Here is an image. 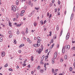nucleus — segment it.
I'll return each instance as SVG.
<instances>
[{
	"instance_id": "1",
	"label": "nucleus",
	"mask_w": 75,
	"mask_h": 75,
	"mask_svg": "<svg viewBox=\"0 0 75 75\" xmlns=\"http://www.w3.org/2000/svg\"><path fill=\"white\" fill-rule=\"evenodd\" d=\"M40 41L39 40H38L37 41V44H34L33 45V46L34 47H39V46H40Z\"/></svg>"
},
{
	"instance_id": "2",
	"label": "nucleus",
	"mask_w": 75,
	"mask_h": 75,
	"mask_svg": "<svg viewBox=\"0 0 75 75\" xmlns=\"http://www.w3.org/2000/svg\"><path fill=\"white\" fill-rule=\"evenodd\" d=\"M69 33H68V32L67 33L66 38V40H68V39L69 38Z\"/></svg>"
},
{
	"instance_id": "3",
	"label": "nucleus",
	"mask_w": 75,
	"mask_h": 75,
	"mask_svg": "<svg viewBox=\"0 0 75 75\" xmlns=\"http://www.w3.org/2000/svg\"><path fill=\"white\" fill-rule=\"evenodd\" d=\"M36 52L38 53L39 54H41V49H38L36 50Z\"/></svg>"
},
{
	"instance_id": "4",
	"label": "nucleus",
	"mask_w": 75,
	"mask_h": 75,
	"mask_svg": "<svg viewBox=\"0 0 75 75\" xmlns=\"http://www.w3.org/2000/svg\"><path fill=\"white\" fill-rule=\"evenodd\" d=\"M65 48L66 49L67 48L68 50H69L70 49V46L69 45H66Z\"/></svg>"
},
{
	"instance_id": "5",
	"label": "nucleus",
	"mask_w": 75,
	"mask_h": 75,
	"mask_svg": "<svg viewBox=\"0 0 75 75\" xmlns=\"http://www.w3.org/2000/svg\"><path fill=\"white\" fill-rule=\"evenodd\" d=\"M57 52H55L54 54V58L55 59L57 58Z\"/></svg>"
},
{
	"instance_id": "6",
	"label": "nucleus",
	"mask_w": 75,
	"mask_h": 75,
	"mask_svg": "<svg viewBox=\"0 0 75 75\" xmlns=\"http://www.w3.org/2000/svg\"><path fill=\"white\" fill-rule=\"evenodd\" d=\"M1 56L2 57L4 56V55H5V52H1Z\"/></svg>"
},
{
	"instance_id": "7",
	"label": "nucleus",
	"mask_w": 75,
	"mask_h": 75,
	"mask_svg": "<svg viewBox=\"0 0 75 75\" xmlns=\"http://www.w3.org/2000/svg\"><path fill=\"white\" fill-rule=\"evenodd\" d=\"M62 52L63 54L65 53V47H63L62 48Z\"/></svg>"
},
{
	"instance_id": "8",
	"label": "nucleus",
	"mask_w": 75,
	"mask_h": 75,
	"mask_svg": "<svg viewBox=\"0 0 75 75\" xmlns=\"http://www.w3.org/2000/svg\"><path fill=\"white\" fill-rule=\"evenodd\" d=\"M25 45L24 44H21L20 45H19V48H20L21 47H24Z\"/></svg>"
},
{
	"instance_id": "9",
	"label": "nucleus",
	"mask_w": 75,
	"mask_h": 75,
	"mask_svg": "<svg viewBox=\"0 0 75 75\" xmlns=\"http://www.w3.org/2000/svg\"><path fill=\"white\" fill-rule=\"evenodd\" d=\"M12 10H13L14 12H16V8L15 7L14 8H13L12 9Z\"/></svg>"
},
{
	"instance_id": "10",
	"label": "nucleus",
	"mask_w": 75,
	"mask_h": 75,
	"mask_svg": "<svg viewBox=\"0 0 75 75\" xmlns=\"http://www.w3.org/2000/svg\"><path fill=\"white\" fill-rule=\"evenodd\" d=\"M34 14V12H32L30 14V15H29V17H31V16H32L33 14Z\"/></svg>"
},
{
	"instance_id": "11",
	"label": "nucleus",
	"mask_w": 75,
	"mask_h": 75,
	"mask_svg": "<svg viewBox=\"0 0 75 75\" xmlns=\"http://www.w3.org/2000/svg\"><path fill=\"white\" fill-rule=\"evenodd\" d=\"M16 18H18V16H19V14H18V13H17L16 14Z\"/></svg>"
},
{
	"instance_id": "12",
	"label": "nucleus",
	"mask_w": 75,
	"mask_h": 75,
	"mask_svg": "<svg viewBox=\"0 0 75 75\" xmlns=\"http://www.w3.org/2000/svg\"><path fill=\"white\" fill-rule=\"evenodd\" d=\"M34 57H33V56H32L31 57V60L32 61H34Z\"/></svg>"
},
{
	"instance_id": "13",
	"label": "nucleus",
	"mask_w": 75,
	"mask_h": 75,
	"mask_svg": "<svg viewBox=\"0 0 75 75\" xmlns=\"http://www.w3.org/2000/svg\"><path fill=\"white\" fill-rule=\"evenodd\" d=\"M63 32V30H62L60 33V36H61V35H62V32Z\"/></svg>"
},
{
	"instance_id": "14",
	"label": "nucleus",
	"mask_w": 75,
	"mask_h": 75,
	"mask_svg": "<svg viewBox=\"0 0 75 75\" xmlns=\"http://www.w3.org/2000/svg\"><path fill=\"white\" fill-rule=\"evenodd\" d=\"M45 57L43 55V56L41 58V60H42V61H43V60H44Z\"/></svg>"
},
{
	"instance_id": "15",
	"label": "nucleus",
	"mask_w": 75,
	"mask_h": 75,
	"mask_svg": "<svg viewBox=\"0 0 75 75\" xmlns=\"http://www.w3.org/2000/svg\"><path fill=\"white\" fill-rule=\"evenodd\" d=\"M53 38H54V39H55H55L57 38V35H55L53 37Z\"/></svg>"
},
{
	"instance_id": "16",
	"label": "nucleus",
	"mask_w": 75,
	"mask_h": 75,
	"mask_svg": "<svg viewBox=\"0 0 75 75\" xmlns=\"http://www.w3.org/2000/svg\"><path fill=\"white\" fill-rule=\"evenodd\" d=\"M19 1H18V0H17L16 1V5H18V3Z\"/></svg>"
},
{
	"instance_id": "17",
	"label": "nucleus",
	"mask_w": 75,
	"mask_h": 75,
	"mask_svg": "<svg viewBox=\"0 0 75 75\" xmlns=\"http://www.w3.org/2000/svg\"><path fill=\"white\" fill-rule=\"evenodd\" d=\"M8 24H9V26H10V27H11L12 25H11V23L10 22H9L8 23Z\"/></svg>"
},
{
	"instance_id": "18",
	"label": "nucleus",
	"mask_w": 75,
	"mask_h": 75,
	"mask_svg": "<svg viewBox=\"0 0 75 75\" xmlns=\"http://www.w3.org/2000/svg\"><path fill=\"white\" fill-rule=\"evenodd\" d=\"M74 16V14L72 13L71 14V18H72H72H73V17Z\"/></svg>"
},
{
	"instance_id": "19",
	"label": "nucleus",
	"mask_w": 75,
	"mask_h": 75,
	"mask_svg": "<svg viewBox=\"0 0 75 75\" xmlns=\"http://www.w3.org/2000/svg\"><path fill=\"white\" fill-rule=\"evenodd\" d=\"M56 30H59V26L58 25H57Z\"/></svg>"
},
{
	"instance_id": "20",
	"label": "nucleus",
	"mask_w": 75,
	"mask_h": 75,
	"mask_svg": "<svg viewBox=\"0 0 75 75\" xmlns=\"http://www.w3.org/2000/svg\"><path fill=\"white\" fill-rule=\"evenodd\" d=\"M69 70L70 72H72V67H70Z\"/></svg>"
},
{
	"instance_id": "21",
	"label": "nucleus",
	"mask_w": 75,
	"mask_h": 75,
	"mask_svg": "<svg viewBox=\"0 0 75 75\" xmlns=\"http://www.w3.org/2000/svg\"><path fill=\"white\" fill-rule=\"evenodd\" d=\"M40 72L41 73H42V74L44 72L43 69H40Z\"/></svg>"
},
{
	"instance_id": "22",
	"label": "nucleus",
	"mask_w": 75,
	"mask_h": 75,
	"mask_svg": "<svg viewBox=\"0 0 75 75\" xmlns=\"http://www.w3.org/2000/svg\"><path fill=\"white\" fill-rule=\"evenodd\" d=\"M64 58L65 59H67V55H65L64 56Z\"/></svg>"
},
{
	"instance_id": "23",
	"label": "nucleus",
	"mask_w": 75,
	"mask_h": 75,
	"mask_svg": "<svg viewBox=\"0 0 75 75\" xmlns=\"http://www.w3.org/2000/svg\"><path fill=\"white\" fill-rule=\"evenodd\" d=\"M33 25L34 26H36L37 25V23L36 22H34L33 23Z\"/></svg>"
},
{
	"instance_id": "24",
	"label": "nucleus",
	"mask_w": 75,
	"mask_h": 75,
	"mask_svg": "<svg viewBox=\"0 0 75 75\" xmlns=\"http://www.w3.org/2000/svg\"><path fill=\"white\" fill-rule=\"evenodd\" d=\"M14 44H17V42H16V39H14Z\"/></svg>"
},
{
	"instance_id": "25",
	"label": "nucleus",
	"mask_w": 75,
	"mask_h": 75,
	"mask_svg": "<svg viewBox=\"0 0 75 75\" xmlns=\"http://www.w3.org/2000/svg\"><path fill=\"white\" fill-rule=\"evenodd\" d=\"M24 16V14H23V13H21L20 14V16Z\"/></svg>"
},
{
	"instance_id": "26",
	"label": "nucleus",
	"mask_w": 75,
	"mask_h": 75,
	"mask_svg": "<svg viewBox=\"0 0 75 75\" xmlns=\"http://www.w3.org/2000/svg\"><path fill=\"white\" fill-rule=\"evenodd\" d=\"M3 38H0V42H2L3 41Z\"/></svg>"
},
{
	"instance_id": "27",
	"label": "nucleus",
	"mask_w": 75,
	"mask_h": 75,
	"mask_svg": "<svg viewBox=\"0 0 75 75\" xmlns=\"http://www.w3.org/2000/svg\"><path fill=\"white\" fill-rule=\"evenodd\" d=\"M28 28H26V31L25 32V33L26 34H27L28 33Z\"/></svg>"
},
{
	"instance_id": "28",
	"label": "nucleus",
	"mask_w": 75,
	"mask_h": 75,
	"mask_svg": "<svg viewBox=\"0 0 75 75\" xmlns=\"http://www.w3.org/2000/svg\"><path fill=\"white\" fill-rule=\"evenodd\" d=\"M8 64H7V63L4 66V67H8Z\"/></svg>"
},
{
	"instance_id": "29",
	"label": "nucleus",
	"mask_w": 75,
	"mask_h": 75,
	"mask_svg": "<svg viewBox=\"0 0 75 75\" xmlns=\"http://www.w3.org/2000/svg\"><path fill=\"white\" fill-rule=\"evenodd\" d=\"M37 39L39 41L40 40V38L39 37H38L37 38Z\"/></svg>"
},
{
	"instance_id": "30",
	"label": "nucleus",
	"mask_w": 75,
	"mask_h": 75,
	"mask_svg": "<svg viewBox=\"0 0 75 75\" xmlns=\"http://www.w3.org/2000/svg\"><path fill=\"white\" fill-rule=\"evenodd\" d=\"M73 11L74 12H75V6H74L73 8Z\"/></svg>"
},
{
	"instance_id": "31",
	"label": "nucleus",
	"mask_w": 75,
	"mask_h": 75,
	"mask_svg": "<svg viewBox=\"0 0 75 75\" xmlns=\"http://www.w3.org/2000/svg\"><path fill=\"white\" fill-rule=\"evenodd\" d=\"M40 23H42V25L43 24V21H41L40 22Z\"/></svg>"
},
{
	"instance_id": "32",
	"label": "nucleus",
	"mask_w": 75,
	"mask_h": 75,
	"mask_svg": "<svg viewBox=\"0 0 75 75\" xmlns=\"http://www.w3.org/2000/svg\"><path fill=\"white\" fill-rule=\"evenodd\" d=\"M25 12V11H24V10H23L21 11V13H23H23H24Z\"/></svg>"
},
{
	"instance_id": "33",
	"label": "nucleus",
	"mask_w": 75,
	"mask_h": 75,
	"mask_svg": "<svg viewBox=\"0 0 75 75\" xmlns=\"http://www.w3.org/2000/svg\"><path fill=\"white\" fill-rule=\"evenodd\" d=\"M21 25V24H17L16 25L17 27H20Z\"/></svg>"
},
{
	"instance_id": "34",
	"label": "nucleus",
	"mask_w": 75,
	"mask_h": 75,
	"mask_svg": "<svg viewBox=\"0 0 75 75\" xmlns=\"http://www.w3.org/2000/svg\"><path fill=\"white\" fill-rule=\"evenodd\" d=\"M35 9L36 10H39V8H37L36 7H35Z\"/></svg>"
},
{
	"instance_id": "35",
	"label": "nucleus",
	"mask_w": 75,
	"mask_h": 75,
	"mask_svg": "<svg viewBox=\"0 0 75 75\" xmlns=\"http://www.w3.org/2000/svg\"><path fill=\"white\" fill-rule=\"evenodd\" d=\"M1 25H2L3 27H5V25H4V24H3L2 23H1Z\"/></svg>"
},
{
	"instance_id": "36",
	"label": "nucleus",
	"mask_w": 75,
	"mask_h": 75,
	"mask_svg": "<svg viewBox=\"0 0 75 75\" xmlns=\"http://www.w3.org/2000/svg\"><path fill=\"white\" fill-rule=\"evenodd\" d=\"M42 61L43 60H41V61H40V64H43V62H42Z\"/></svg>"
},
{
	"instance_id": "37",
	"label": "nucleus",
	"mask_w": 75,
	"mask_h": 75,
	"mask_svg": "<svg viewBox=\"0 0 75 75\" xmlns=\"http://www.w3.org/2000/svg\"><path fill=\"white\" fill-rule=\"evenodd\" d=\"M9 71H13V69L11 68H9L8 69Z\"/></svg>"
},
{
	"instance_id": "38",
	"label": "nucleus",
	"mask_w": 75,
	"mask_h": 75,
	"mask_svg": "<svg viewBox=\"0 0 75 75\" xmlns=\"http://www.w3.org/2000/svg\"><path fill=\"white\" fill-rule=\"evenodd\" d=\"M48 56L47 55V56H45V59H48Z\"/></svg>"
},
{
	"instance_id": "39",
	"label": "nucleus",
	"mask_w": 75,
	"mask_h": 75,
	"mask_svg": "<svg viewBox=\"0 0 75 75\" xmlns=\"http://www.w3.org/2000/svg\"><path fill=\"white\" fill-rule=\"evenodd\" d=\"M15 7H16V6H14L12 5L11 6V8H12V9H13V8H14Z\"/></svg>"
},
{
	"instance_id": "40",
	"label": "nucleus",
	"mask_w": 75,
	"mask_h": 75,
	"mask_svg": "<svg viewBox=\"0 0 75 75\" xmlns=\"http://www.w3.org/2000/svg\"><path fill=\"white\" fill-rule=\"evenodd\" d=\"M31 3V1H29V5H30Z\"/></svg>"
},
{
	"instance_id": "41",
	"label": "nucleus",
	"mask_w": 75,
	"mask_h": 75,
	"mask_svg": "<svg viewBox=\"0 0 75 75\" xmlns=\"http://www.w3.org/2000/svg\"><path fill=\"white\" fill-rule=\"evenodd\" d=\"M60 4V1H59V0H58V4L59 5V4Z\"/></svg>"
},
{
	"instance_id": "42",
	"label": "nucleus",
	"mask_w": 75,
	"mask_h": 75,
	"mask_svg": "<svg viewBox=\"0 0 75 75\" xmlns=\"http://www.w3.org/2000/svg\"><path fill=\"white\" fill-rule=\"evenodd\" d=\"M52 15H51V14H50V16L49 17V18H51V17H52Z\"/></svg>"
},
{
	"instance_id": "43",
	"label": "nucleus",
	"mask_w": 75,
	"mask_h": 75,
	"mask_svg": "<svg viewBox=\"0 0 75 75\" xmlns=\"http://www.w3.org/2000/svg\"><path fill=\"white\" fill-rule=\"evenodd\" d=\"M59 44H57V48H59Z\"/></svg>"
},
{
	"instance_id": "44",
	"label": "nucleus",
	"mask_w": 75,
	"mask_h": 75,
	"mask_svg": "<svg viewBox=\"0 0 75 75\" xmlns=\"http://www.w3.org/2000/svg\"><path fill=\"white\" fill-rule=\"evenodd\" d=\"M48 49H47V50H46L45 51V52L46 53H47V52H48Z\"/></svg>"
},
{
	"instance_id": "45",
	"label": "nucleus",
	"mask_w": 75,
	"mask_h": 75,
	"mask_svg": "<svg viewBox=\"0 0 75 75\" xmlns=\"http://www.w3.org/2000/svg\"><path fill=\"white\" fill-rule=\"evenodd\" d=\"M22 33L23 35H25V32H24V31H23L22 32Z\"/></svg>"
},
{
	"instance_id": "46",
	"label": "nucleus",
	"mask_w": 75,
	"mask_h": 75,
	"mask_svg": "<svg viewBox=\"0 0 75 75\" xmlns=\"http://www.w3.org/2000/svg\"><path fill=\"white\" fill-rule=\"evenodd\" d=\"M50 7H51V6H52V3H50Z\"/></svg>"
},
{
	"instance_id": "47",
	"label": "nucleus",
	"mask_w": 75,
	"mask_h": 75,
	"mask_svg": "<svg viewBox=\"0 0 75 75\" xmlns=\"http://www.w3.org/2000/svg\"><path fill=\"white\" fill-rule=\"evenodd\" d=\"M17 34L18 35L19 34H20V32L19 31H17Z\"/></svg>"
},
{
	"instance_id": "48",
	"label": "nucleus",
	"mask_w": 75,
	"mask_h": 75,
	"mask_svg": "<svg viewBox=\"0 0 75 75\" xmlns=\"http://www.w3.org/2000/svg\"><path fill=\"white\" fill-rule=\"evenodd\" d=\"M63 61H64V60L62 59H61L60 60V61L61 62H63Z\"/></svg>"
},
{
	"instance_id": "49",
	"label": "nucleus",
	"mask_w": 75,
	"mask_h": 75,
	"mask_svg": "<svg viewBox=\"0 0 75 75\" xmlns=\"http://www.w3.org/2000/svg\"><path fill=\"white\" fill-rule=\"evenodd\" d=\"M9 34H10L11 33V30H9L8 32Z\"/></svg>"
},
{
	"instance_id": "50",
	"label": "nucleus",
	"mask_w": 75,
	"mask_h": 75,
	"mask_svg": "<svg viewBox=\"0 0 75 75\" xmlns=\"http://www.w3.org/2000/svg\"><path fill=\"white\" fill-rule=\"evenodd\" d=\"M54 69H52V73H54Z\"/></svg>"
},
{
	"instance_id": "51",
	"label": "nucleus",
	"mask_w": 75,
	"mask_h": 75,
	"mask_svg": "<svg viewBox=\"0 0 75 75\" xmlns=\"http://www.w3.org/2000/svg\"><path fill=\"white\" fill-rule=\"evenodd\" d=\"M51 43H53L54 42V40H53L52 39L51 40Z\"/></svg>"
},
{
	"instance_id": "52",
	"label": "nucleus",
	"mask_w": 75,
	"mask_h": 75,
	"mask_svg": "<svg viewBox=\"0 0 75 75\" xmlns=\"http://www.w3.org/2000/svg\"><path fill=\"white\" fill-rule=\"evenodd\" d=\"M32 42V41L31 40H30L29 41V43H30V44H31V43Z\"/></svg>"
},
{
	"instance_id": "53",
	"label": "nucleus",
	"mask_w": 75,
	"mask_h": 75,
	"mask_svg": "<svg viewBox=\"0 0 75 75\" xmlns=\"http://www.w3.org/2000/svg\"><path fill=\"white\" fill-rule=\"evenodd\" d=\"M54 10L55 11V13H56L57 11V8H55V9H54Z\"/></svg>"
},
{
	"instance_id": "54",
	"label": "nucleus",
	"mask_w": 75,
	"mask_h": 75,
	"mask_svg": "<svg viewBox=\"0 0 75 75\" xmlns=\"http://www.w3.org/2000/svg\"><path fill=\"white\" fill-rule=\"evenodd\" d=\"M52 64L54 63V60H52Z\"/></svg>"
},
{
	"instance_id": "55",
	"label": "nucleus",
	"mask_w": 75,
	"mask_h": 75,
	"mask_svg": "<svg viewBox=\"0 0 75 75\" xmlns=\"http://www.w3.org/2000/svg\"><path fill=\"white\" fill-rule=\"evenodd\" d=\"M18 52L19 53H21V50H19Z\"/></svg>"
},
{
	"instance_id": "56",
	"label": "nucleus",
	"mask_w": 75,
	"mask_h": 75,
	"mask_svg": "<svg viewBox=\"0 0 75 75\" xmlns=\"http://www.w3.org/2000/svg\"><path fill=\"white\" fill-rule=\"evenodd\" d=\"M72 49L73 50H75V47H73V48H72Z\"/></svg>"
},
{
	"instance_id": "57",
	"label": "nucleus",
	"mask_w": 75,
	"mask_h": 75,
	"mask_svg": "<svg viewBox=\"0 0 75 75\" xmlns=\"http://www.w3.org/2000/svg\"><path fill=\"white\" fill-rule=\"evenodd\" d=\"M26 64H22V65H24V66H26Z\"/></svg>"
},
{
	"instance_id": "58",
	"label": "nucleus",
	"mask_w": 75,
	"mask_h": 75,
	"mask_svg": "<svg viewBox=\"0 0 75 75\" xmlns=\"http://www.w3.org/2000/svg\"><path fill=\"white\" fill-rule=\"evenodd\" d=\"M27 41H30V39H29V38H28L27 39Z\"/></svg>"
},
{
	"instance_id": "59",
	"label": "nucleus",
	"mask_w": 75,
	"mask_h": 75,
	"mask_svg": "<svg viewBox=\"0 0 75 75\" xmlns=\"http://www.w3.org/2000/svg\"><path fill=\"white\" fill-rule=\"evenodd\" d=\"M49 14H50L49 13H47V17H48V16H49Z\"/></svg>"
},
{
	"instance_id": "60",
	"label": "nucleus",
	"mask_w": 75,
	"mask_h": 75,
	"mask_svg": "<svg viewBox=\"0 0 75 75\" xmlns=\"http://www.w3.org/2000/svg\"><path fill=\"white\" fill-rule=\"evenodd\" d=\"M10 38H11L12 37V35H11L9 36Z\"/></svg>"
},
{
	"instance_id": "61",
	"label": "nucleus",
	"mask_w": 75,
	"mask_h": 75,
	"mask_svg": "<svg viewBox=\"0 0 75 75\" xmlns=\"http://www.w3.org/2000/svg\"><path fill=\"white\" fill-rule=\"evenodd\" d=\"M44 67L45 68H46V63L45 64Z\"/></svg>"
},
{
	"instance_id": "62",
	"label": "nucleus",
	"mask_w": 75,
	"mask_h": 75,
	"mask_svg": "<svg viewBox=\"0 0 75 75\" xmlns=\"http://www.w3.org/2000/svg\"><path fill=\"white\" fill-rule=\"evenodd\" d=\"M52 3H54V0H52Z\"/></svg>"
},
{
	"instance_id": "63",
	"label": "nucleus",
	"mask_w": 75,
	"mask_h": 75,
	"mask_svg": "<svg viewBox=\"0 0 75 75\" xmlns=\"http://www.w3.org/2000/svg\"><path fill=\"white\" fill-rule=\"evenodd\" d=\"M17 25V23H14V25Z\"/></svg>"
},
{
	"instance_id": "64",
	"label": "nucleus",
	"mask_w": 75,
	"mask_h": 75,
	"mask_svg": "<svg viewBox=\"0 0 75 75\" xmlns=\"http://www.w3.org/2000/svg\"><path fill=\"white\" fill-rule=\"evenodd\" d=\"M16 20V18H13V21H15Z\"/></svg>"
}]
</instances>
